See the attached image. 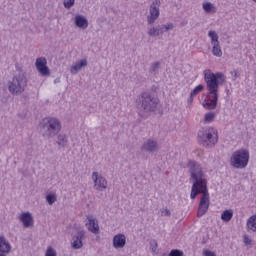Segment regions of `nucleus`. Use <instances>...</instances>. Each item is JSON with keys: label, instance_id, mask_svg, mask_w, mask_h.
<instances>
[{"label": "nucleus", "instance_id": "nucleus-1", "mask_svg": "<svg viewBox=\"0 0 256 256\" xmlns=\"http://www.w3.org/2000/svg\"><path fill=\"white\" fill-rule=\"evenodd\" d=\"M189 171L191 181H193L190 198L195 199L197 195L202 194L198 205L197 217H203L209 211V206L211 205L209 190L207 189V179L205 178V174H203L201 165L195 161L189 162Z\"/></svg>", "mask_w": 256, "mask_h": 256}, {"label": "nucleus", "instance_id": "nucleus-2", "mask_svg": "<svg viewBox=\"0 0 256 256\" xmlns=\"http://www.w3.org/2000/svg\"><path fill=\"white\" fill-rule=\"evenodd\" d=\"M204 80L208 89V100L203 102L204 109L209 111L217 109V101H219V85L225 83V74L218 72L213 73L211 70H204Z\"/></svg>", "mask_w": 256, "mask_h": 256}, {"label": "nucleus", "instance_id": "nucleus-3", "mask_svg": "<svg viewBox=\"0 0 256 256\" xmlns=\"http://www.w3.org/2000/svg\"><path fill=\"white\" fill-rule=\"evenodd\" d=\"M159 98L151 95L149 92H143L136 100L138 114L143 119H147L151 113L159 111Z\"/></svg>", "mask_w": 256, "mask_h": 256}, {"label": "nucleus", "instance_id": "nucleus-4", "mask_svg": "<svg viewBox=\"0 0 256 256\" xmlns=\"http://www.w3.org/2000/svg\"><path fill=\"white\" fill-rule=\"evenodd\" d=\"M61 129V121L55 117H45L40 121V133L44 139L57 137Z\"/></svg>", "mask_w": 256, "mask_h": 256}, {"label": "nucleus", "instance_id": "nucleus-5", "mask_svg": "<svg viewBox=\"0 0 256 256\" xmlns=\"http://www.w3.org/2000/svg\"><path fill=\"white\" fill-rule=\"evenodd\" d=\"M18 74H16L10 82L8 89L12 95H21L25 92L27 87V76L21 68H17Z\"/></svg>", "mask_w": 256, "mask_h": 256}, {"label": "nucleus", "instance_id": "nucleus-6", "mask_svg": "<svg viewBox=\"0 0 256 256\" xmlns=\"http://www.w3.org/2000/svg\"><path fill=\"white\" fill-rule=\"evenodd\" d=\"M230 165L234 169H245L249 165V150L240 149L235 151L230 158Z\"/></svg>", "mask_w": 256, "mask_h": 256}, {"label": "nucleus", "instance_id": "nucleus-7", "mask_svg": "<svg viewBox=\"0 0 256 256\" xmlns=\"http://www.w3.org/2000/svg\"><path fill=\"white\" fill-rule=\"evenodd\" d=\"M198 139L204 147H215L217 144V132L212 127L203 128L198 132Z\"/></svg>", "mask_w": 256, "mask_h": 256}, {"label": "nucleus", "instance_id": "nucleus-8", "mask_svg": "<svg viewBox=\"0 0 256 256\" xmlns=\"http://www.w3.org/2000/svg\"><path fill=\"white\" fill-rule=\"evenodd\" d=\"M159 7H161V0H154L150 5L149 15L147 16L148 25H154L155 22L159 19Z\"/></svg>", "mask_w": 256, "mask_h": 256}, {"label": "nucleus", "instance_id": "nucleus-9", "mask_svg": "<svg viewBox=\"0 0 256 256\" xmlns=\"http://www.w3.org/2000/svg\"><path fill=\"white\" fill-rule=\"evenodd\" d=\"M92 179L94 181V189L96 191H105V189H107V179H105L103 175L99 174V172H93Z\"/></svg>", "mask_w": 256, "mask_h": 256}, {"label": "nucleus", "instance_id": "nucleus-10", "mask_svg": "<svg viewBox=\"0 0 256 256\" xmlns=\"http://www.w3.org/2000/svg\"><path fill=\"white\" fill-rule=\"evenodd\" d=\"M35 65L38 73H41L43 77H48L51 74L49 67H47V59L45 57L37 58Z\"/></svg>", "mask_w": 256, "mask_h": 256}, {"label": "nucleus", "instance_id": "nucleus-11", "mask_svg": "<svg viewBox=\"0 0 256 256\" xmlns=\"http://www.w3.org/2000/svg\"><path fill=\"white\" fill-rule=\"evenodd\" d=\"M141 150L146 153H157L159 151V143H157V140L149 138L142 144Z\"/></svg>", "mask_w": 256, "mask_h": 256}, {"label": "nucleus", "instance_id": "nucleus-12", "mask_svg": "<svg viewBox=\"0 0 256 256\" xmlns=\"http://www.w3.org/2000/svg\"><path fill=\"white\" fill-rule=\"evenodd\" d=\"M87 223L86 227L90 233H93L94 235H99V221L97 218L93 217V215L87 216Z\"/></svg>", "mask_w": 256, "mask_h": 256}, {"label": "nucleus", "instance_id": "nucleus-13", "mask_svg": "<svg viewBox=\"0 0 256 256\" xmlns=\"http://www.w3.org/2000/svg\"><path fill=\"white\" fill-rule=\"evenodd\" d=\"M83 239H85V232L83 230H80L72 238L73 249H81V247H83Z\"/></svg>", "mask_w": 256, "mask_h": 256}, {"label": "nucleus", "instance_id": "nucleus-14", "mask_svg": "<svg viewBox=\"0 0 256 256\" xmlns=\"http://www.w3.org/2000/svg\"><path fill=\"white\" fill-rule=\"evenodd\" d=\"M19 220L23 223V226L28 229L33 227V216L30 212H24L19 216Z\"/></svg>", "mask_w": 256, "mask_h": 256}, {"label": "nucleus", "instance_id": "nucleus-15", "mask_svg": "<svg viewBox=\"0 0 256 256\" xmlns=\"http://www.w3.org/2000/svg\"><path fill=\"white\" fill-rule=\"evenodd\" d=\"M127 244V238L123 234L115 235L113 238V245L115 249H123Z\"/></svg>", "mask_w": 256, "mask_h": 256}, {"label": "nucleus", "instance_id": "nucleus-16", "mask_svg": "<svg viewBox=\"0 0 256 256\" xmlns=\"http://www.w3.org/2000/svg\"><path fill=\"white\" fill-rule=\"evenodd\" d=\"M87 65H88L87 59H82V60L76 62V64L71 66L70 73L72 75H77V73H79V71H81V69H83V67H87Z\"/></svg>", "mask_w": 256, "mask_h": 256}, {"label": "nucleus", "instance_id": "nucleus-17", "mask_svg": "<svg viewBox=\"0 0 256 256\" xmlns=\"http://www.w3.org/2000/svg\"><path fill=\"white\" fill-rule=\"evenodd\" d=\"M75 25L80 29H87L89 27V21L83 15H76L75 16Z\"/></svg>", "mask_w": 256, "mask_h": 256}, {"label": "nucleus", "instance_id": "nucleus-18", "mask_svg": "<svg viewBox=\"0 0 256 256\" xmlns=\"http://www.w3.org/2000/svg\"><path fill=\"white\" fill-rule=\"evenodd\" d=\"M0 253H11V244L3 236H0Z\"/></svg>", "mask_w": 256, "mask_h": 256}, {"label": "nucleus", "instance_id": "nucleus-19", "mask_svg": "<svg viewBox=\"0 0 256 256\" xmlns=\"http://www.w3.org/2000/svg\"><path fill=\"white\" fill-rule=\"evenodd\" d=\"M203 89H205V86H203V84L196 86L193 89V91L190 93V97L188 98V103L189 104L193 103V97H195L196 95H199V93H201Z\"/></svg>", "mask_w": 256, "mask_h": 256}, {"label": "nucleus", "instance_id": "nucleus-20", "mask_svg": "<svg viewBox=\"0 0 256 256\" xmlns=\"http://www.w3.org/2000/svg\"><path fill=\"white\" fill-rule=\"evenodd\" d=\"M160 28V35L164 33H169V31H173L175 29V25L173 23H166L159 25Z\"/></svg>", "mask_w": 256, "mask_h": 256}, {"label": "nucleus", "instance_id": "nucleus-21", "mask_svg": "<svg viewBox=\"0 0 256 256\" xmlns=\"http://www.w3.org/2000/svg\"><path fill=\"white\" fill-rule=\"evenodd\" d=\"M221 219L225 223H229L233 219V209L224 210L221 214Z\"/></svg>", "mask_w": 256, "mask_h": 256}, {"label": "nucleus", "instance_id": "nucleus-22", "mask_svg": "<svg viewBox=\"0 0 256 256\" xmlns=\"http://www.w3.org/2000/svg\"><path fill=\"white\" fill-rule=\"evenodd\" d=\"M202 7L205 13H217V7H215L211 2L203 3Z\"/></svg>", "mask_w": 256, "mask_h": 256}, {"label": "nucleus", "instance_id": "nucleus-23", "mask_svg": "<svg viewBox=\"0 0 256 256\" xmlns=\"http://www.w3.org/2000/svg\"><path fill=\"white\" fill-rule=\"evenodd\" d=\"M68 141H69V140L67 139V135H65V134H59V135L57 136V141H56V143H57V145H59V147L65 148V147H67Z\"/></svg>", "mask_w": 256, "mask_h": 256}, {"label": "nucleus", "instance_id": "nucleus-24", "mask_svg": "<svg viewBox=\"0 0 256 256\" xmlns=\"http://www.w3.org/2000/svg\"><path fill=\"white\" fill-rule=\"evenodd\" d=\"M212 55H214V57L223 56V51L221 50V44L219 42L217 44H212Z\"/></svg>", "mask_w": 256, "mask_h": 256}, {"label": "nucleus", "instance_id": "nucleus-25", "mask_svg": "<svg viewBox=\"0 0 256 256\" xmlns=\"http://www.w3.org/2000/svg\"><path fill=\"white\" fill-rule=\"evenodd\" d=\"M148 35L149 37H161V30L158 26L148 28Z\"/></svg>", "mask_w": 256, "mask_h": 256}, {"label": "nucleus", "instance_id": "nucleus-26", "mask_svg": "<svg viewBox=\"0 0 256 256\" xmlns=\"http://www.w3.org/2000/svg\"><path fill=\"white\" fill-rule=\"evenodd\" d=\"M247 227L250 229V231H253L256 233V214L252 215L248 220H247Z\"/></svg>", "mask_w": 256, "mask_h": 256}, {"label": "nucleus", "instance_id": "nucleus-27", "mask_svg": "<svg viewBox=\"0 0 256 256\" xmlns=\"http://www.w3.org/2000/svg\"><path fill=\"white\" fill-rule=\"evenodd\" d=\"M208 37L211 39V45L219 43V35L214 30L208 32Z\"/></svg>", "mask_w": 256, "mask_h": 256}, {"label": "nucleus", "instance_id": "nucleus-28", "mask_svg": "<svg viewBox=\"0 0 256 256\" xmlns=\"http://www.w3.org/2000/svg\"><path fill=\"white\" fill-rule=\"evenodd\" d=\"M159 67H161V62L157 61L152 63L149 68V73L151 75H157V73L159 72Z\"/></svg>", "mask_w": 256, "mask_h": 256}, {"label": "nucleus", "instance_id": "nucleus-29", "mask_svg": "<svg viewBox=\"0 0 256 256\" xmlns=\"http://www.w3.org/2000/svg\"><path fill=\"white\" fill-rule=\"evenodd\" d=\"M46 201L48 205H53V203H56L57 201V194L53 193L46 195Z\"/></svg>", "mask_w": 256, "mask_h": 256}, {"label": "nucleus", "instance_id": "nucleus-30", "mask_svg": "<svg viewBox=\"0 0 256 256\" xmlns=\"http://www.w3.org/2000/svg\"><path fill=\"white\" fill-rule=\"evenodd\" d=\"M215 119V113L214 112H209L205 114L204 121L206 123H211Z\"/></svg>", "mask_w": 256, "mask_h": 256}, {"label": "nucleus", "instance_id": "nucleus-31", "mask_svg": "<svg viewBox=\"0 0 256 256\" xmlns=\"http://www.w3.org/2000/svg\"><path fill=\"white\" fill-rule=\"evenodd\" d=\"M75 5V0H63V6L65 9H71Z\"/></svg>", "mask_w": 256, "mask_h": 256}, {"label": "nucleus", "instance_id": "nucleus-32", "mask_svg": "<svg viewBox=\"0 0 256 256\" xmlns=\"http://www.w3.org/2000/svg\"><path fill=\"white\" fill-rule=\"evenodd\" d=\"M150 247H151L152 253H154V255H157V247H158L157 240H152L150 242Z\"/></svg>", "mask_w": 256, "mask_h": 256}, {"label": "nucleus", "instance_id": "nucleus-33", "mask_svg": "<svg viewBox=\"0 0 256 256\" xmlns=\"http://www.w3.org/2000/svg\"><path fill=\"white\" fill-rule=\"evenodd\" d=\"M183 251L179 249L171 250V252L168 254V256H183Z\"/></svg>", "mask_w": 256, "mask_h": 256}, {"label": "nucleus", "instance_id": "nucleus-34", "mask_svg": "<svg viewBox=\"0 0 256 256\" xmlns=\"http://www.w3.org/2000/svg\"><path fill=\"white\" fill-rule=\"evenodd\" d=\"M45 256H57V252L52 247H48Z\"/></svg>", "mask_w": 256, "mask_h": 256}, {"label": "nucleus", "instance_id": "nucleus-35", "mask_svg": "<svg viewBox=\"0 0 256 256\" xmlns=\"http://www.w3.org/2000/svg\"><path fill=\"white\" fill-rule=\"evenodd\" d=\"M162 217H171V211L169 209L161 210Z\"/></svg>", "mask_w": 256, "mask_h": 256}, {"label": "nucleus", "instance_id": "nucleus-36", "mask_svg": "<svg viewBox=\"0 0 256 256\" xmlns=\"http://www.w3.org/2000/svg\"><path fill=\"white\" fill-rule=\"evenodd\" d=\"M244 243L245 245H251V239L249 238V236H244Z\"/></svg>", "mask_w": 256, "mask_h": 256}, {"label": "nucleus", "instance_id": "nucleus-37", "mask_svg": "<svg viewBox=\"0 0 256 256\" xmlns=\"http://www.w3.org/2000/svg\"><path fill=\"white\" fill-rule=\"evenodd\" d=\"M204 255H205V256H215V252H211V251H209V250H205V251H204Z\"/></svg>", "mask_w": 256, "mask_h": 256}, {"label": "nucleus", "instance_id": "nucleus-38", "mask_svg": "<svg viewBox=\"0 0 256 256\" xmlns=\"http://www.w3.org/2000/svg\"><path fill=\"white\" fill-rule=\"evenodd\" d=\"M234 77L237 78L239 75L237 74V70H234Z\"/></svg>", "mask_w": 256, "mask_h": 256}, {"label": "nucleus", "instance_id": "nucleus-39", "mask_svg": "<svg viewBox=\"0 0 256 256\" xmlns=\"http://www.w3.org/2000/svg\"><path fill=\"white\" fill-rule=\"evenodd\" d=\"M0 256H5V255H3V254H0Z\"/></svg>", "mask_w": 256, "mask_h": 256}]
</instances>
